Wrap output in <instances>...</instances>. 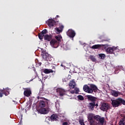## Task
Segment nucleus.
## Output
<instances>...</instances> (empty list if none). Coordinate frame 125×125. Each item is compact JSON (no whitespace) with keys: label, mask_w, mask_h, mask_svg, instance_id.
<instances>
[{"label":"nucleus","mask_w":125,"mask_h":125,"mask_svg":"<svg viewBox=\"0 0 125 125\" xmlns=\"http://www.w3.org/2000/svg\"><path fill=\"white\" fill-rule=\"evenodd\" d=\"M83 90H84L85 92H87V93L92 94L93 92H97L98 88L94 84H90V86L86 84L83 86Z\"/></svg>","instance_id":"f257e3e1"},{"label":"nucleus","mask_w":125,"mask_h":125,"mask_svg":"<svg viewBox=\"0 0 125 125\" xmlns=\"http://www.w3.org/2000/svg\"><path fill=\"white\" fill-rule=\"evenodd\" d=\"M86 98L88 101H90L91 103H89L88 107L89 110L93 111L94 110V107H95V102L97 99V98L93 96L92 95H86Z\"/></svg>","instance_id":"f03ea898"},{"label":"nucleus","mask_w":125,"mask_h":125,"mask_svg":"<svg viewBox=\"0 0 125 125\" xmlns=\"http://www.w3.org/2000/svg\"><path fill=\"white\" fill-rule=\"evenodd\" d=\"M101 118V117L99 115L95 116L94 114L91 113L88 116V122H89L90 125H97L94 120H96L98 122Z\"/></svg>","instance_id":"7ed1b4c3"},{"label":"nucleus","mask_w":125,"mask_h":125,"mask_svg":"<svg viewBox=\"0 0 125 125\" xmlns=\"http://www.w3.org/2000/svg\"><path fill=\"white\" fill-rule=\"evenodd\" d=\"M111 101V104L113 107L114 108L121 106L122 104H123V105H125V100L122 98H118L116 100H112Z\"/></svg>","instance_id":"20e7f679"},{"label":"nucleus","mask_w":125,"mask_h":125,"mask_svg":"<svg viewBox=\"0 0 125 125\" xmlns=\"http://www.w3.org/2000/svg\"><path fill=\"white\" fill-rule=\"evenodd\" d=\"M41 56L44 61H50L51 60V56L48 54L46 51L42 50V51Z\"/></svg>","instance_id":"39448f33"},{"label":"nucleus","mask_w":125,"mask_h":125,"mask_svg":"<svg viewBox=\"0 0 125 125\" xmlns=\"http://www.w3.org/2000/svg\"><path fill=\"white\" fill-rule=\"evenodd\" d=\"M37 99L38 100L40 99H43V100H41L40 101V103H39V106L40 107H41V108H44V107H45V104H46V103H47V99H45L43 97H42L41 96H38L37 97Z\"/></svg>","instance_id":"423d86ee"},{"label":"nucleus","mask_w":125,"mask_h":125,"mask_svg":"<svg viewBox=\"0 0 125 125\" xmlns=\"http://www.w3.org/2000/svg\"><path fill=\"white\" fill-rule=\"evenodd\" d=\"M100 109L103 112H107L110 109V105L108 103H103L101 105Z\"/></svg>","instance_id":"0eeeda50"},{"label":"nucleus","mask_w":125,"mask_h":125,"mask_svg":"<svg viewBox=\"0 0 125 125\" xmlns=\"http://www.w3.org/2000/svg\"><path fill=\"white\" fill-rule=\"evenodd\" d=\"M50 44L52 47H54V48H57L58 46H59V44H60V43L57 41V40L55 39H52L50 42Z\"/></svg>","instance_id":"6e6552de"},{"label":"nucleus","mask_w":125,"mask_h":125,"mask_svg":"<svg viewBox=\"0 0 125 125\" xmlns=\"http://www.w3.org/2000/svg\"><path fill=\"white\" fill-rule=\"evenodd\" d=\"M66 90L65 89H63L61 88H58L57 89V93L58 95L59 96H61L62 97V96H64L65 94H66Z\"/></svg>","instance_id":"1a4fd4ad"},{"label":"nucleus","mask_w":125,"mask_h":125,"mask_svg":"<svg viewBox=\"0 0 125 125\" xmlns=\"http://www.w3.org/2000/svg\"><path fill=\"white\" fill-rule=\"evenodd\" d=\"M9 89L8 88H3V89H0V97H2L3 96V94L5 95V96H7L8 94H9Z\"/></svg>","instance_id":"9d476101"},{"label":"nucleus","mask_w":125,"mask_h":125,"mask_svg":"<svg viewBox=\"0 0 125 125\" xmlns=\"http://www.w3.org/2000/svg\"><path fill=\"white\" fill-rule=\"evenodd\" d=\"M66 35L67 36L69 37V38H73L75 37V36H76V32H75V31H74V30L72 29H69L66 32Z\"/></svg>","instance_id":"9b49d317"},{"label":"nucleus","mask_w":125,"mask_h":125,"mask_svg":"<svg viewBox=\"0 0 125 125\" xmlns=\"http://www.w3.org/2000/svg\"><path fill=\"white\" fill-rule=\"evenodd\" d=\"M117 49H118L117 47H108L106 49V52L110 54H115V51H117Z\"/></svg>","instance_id":"f8f14e48"},{"label":"nucleus","mask_w":125,"mask_h":125,"mask_svg":"<svg viewBox=\"0 0 125 125\" xmlns=\"http://www.w3.org/2000/svg\"><path fill=\"white\" fill-rule=\"evenodd\" d=\"M47 24L50 28H52V27L56 25V21L52 19H49L47 21Z\"/></svg>","instance_id":"ddd939ff"},{"label":"nucleus","mask_w":125,"mask_h":125,"mask_svg":"<svg viewBox=\"0 0 125 125\" xmlns=\"http://www.w3.org/2000/svg\"><path fill=\"white\" fill-rule=\"evenodd\" d=\"M52 69H54V70H52L51 69H47V68H45L43 70V73L45 74H50V73H54V74H55L56 70H55V67L53 66Z\"/></svg>","instance_id":"4468645a"},{"label":"nucleus","mask_w":125,"mask_h":125,"mask_svg":"<svg viewBox=\"0 0 125 125\" xmlns=\"http://www.w3.org/2000/svg\"><path fill=\"white\" fill-rule=\"evenodd\" d=\"M46 34H47V30H43L39 34V39H40V40H42V39H43V37H44V36H45Z\"/></svg>","instance_id":"2eb2a0df"},{"label":"nucleus","mask_w":125,"mask_h":125,"mask_svg":"<svg viewBox=\"0 0 125 125\" xmlns=\"http://www.w3.org/2000/svg\"><path fill=\"white\" fill-rule=\"evenodd\" d=\"M24 91L23 92V94L26 97H29L32 94V92L31 91V89L29 88H24Z\"/></svg>","instance_id":"dca6fc26"},{"label":"nucleus","mask_w":125,"mask_h":125,"mask_svg":"<svg viewBox=\"0 0 125 125\" xmlns=\"http://www.w3.org/2000/svg\"><path fill=\"white\" fill-rule=\"evenodd\" d=\"M44 40L47 42H51L52 41V35L46 34L44 36Z\"/></svg>","instance_id":"f3484780"},{"label":"nucleus","mask_w":125,"mask_h":125,"mask_svg":"<svg viewBox=\"0 0 125 125\" xmlns=\"http://www.w3.org/2000/svg\"><path fill=\"white\" fill-rule=\"evenodd\" d=\"M58 119H59L58 116H57V114H54L52 115L50 117L51 122H53L54 121H57Z\"/></svg>","instance_id":"a211bd4d"},{"label":"nucleus","mask_w":125,"mask_h":125,"mask_svg":"<svg viewBox=\"0 0 125 125\" xmlns=\"http://www.w3.org/2000/svg\"><path fill=\"white\" fill-rule=\"evenodd\" d=\"M69 86H71L72 88H75L76 87V82H75L74 80H72L70 81L69 83Z\"/></svg>","instance_id":"6ab92c4d"},{"label":"nucleus","mask_w":125,"mask_h":125,"mask_svg":"<svg viewBox=\"0 0 125 125\" xmlns=\"http://www.w3.org/2000/svg\"><path fill=\"white\" fill-rule=\"evenodd\" d=\"M39 111L41 113V114H47V113H48V111L45 108H41V109H39Z\"/></svg>","instance_id":"aec40b11"},{"label":"nucleus","mask_w":125,"mask_h":125,"mask_svg":"<svg viewBox=\"0 0 125 125\" xmlns=\"http://www.w3.org/2000/svg\"><path fill=\"white\" fill-rule=\"evenodd\" d=\"M39 95L40 96H42L43 95H45V93L44 92V90H43V87H42L40 89V92L39 93Z\"/></svg>","instance_id":"412c9836"},{"label":"nucleus","mask_w":125,"mask_h":125,"mask_svg":"<svg viewBox=\"0 0 125 125\" xmlns=\"http://www.w3.org/2000/svg\"><path fill=\"white\" fill-rule=\"evenodd\" d=\"M101 48V45L100 44H96L92 46L91 48L93 49H98L99 48Z\"/></svg>","instance_id":"4be33fe9"},{"label":"nucleus","mask_w":125,"mask_h":125,"mask_svg":"<svg viewBox=\"0 0 125 125\" xmlns=\"http://www.w3.org/2000/svg\"><path fill=\"white\" fill-rule=\"evenodd\" d=\"M89 59H90L92 62H96V58H95V56L90 55L89 56Z\"/></svg>","instance_id":"5701e85b"},{"label":"nucleus","mask_w":125,"mask_h":125,"mask_svg":"<svg viewBox=\"0 0 125 125\" xmlns=\"http://www.w3.org/2000/svg\"><path fill=\"white\" fill-rule=\"evenodd\" d=\"M56 40H57V42H61V39H62V36L61 35H58L55 37Z\"/></svg>","instance_id":"b1692460"},{"label":"nucleus","mask_w":125,"mask_h":125,"mask_svg":"<svg viewBox=\"0 0 125 125\" xmlns=\"http://www.w3.org/2000/svg\"><path fill=\"white\" fill-rule=\"evenodd\" d=\"M111 94L113 96H114L115 97H117L119 95V93H118V92L115 90L112 91Z\"/></svg>","instance_id":"393cba45"},{"label":"nucleus","mask_w":125,"mask_h":125,"mask_svg":"<svg viewBox=\"0 0 125 125\" xmlns=\"http://www.w3.org/2000/svg\"><path fill=\"white\" fill-rule=\"evenodd\" d=\"M104 121H105V119H104V117H102V118L101 117V118L99 119L98 122H99L101 125H104Z\"/></svg>","instance_id":"a878e982"},{"label":"nucleus","mask_w":125,"mask_h":125,"mask_svg":"<svg viewBox=\"0 0 125 125\" xmlns=\"http://www.w3.org/2000/svg\"><path fill=\"white\" fill-rule=\"evenodd\" d=\"M119 125H125V115L124 116V118L122 121H120Z\"/></svg>","instance_id":"bb28decb"},{"label":"nucleus","mask_w":125,"mask_h":125,"mask_svg":"<svg viewBox=\"0 0 125 125\" xmlns=\"http://www.w3.org/2000/svg\"><path fill=\"white\" fill-rule=\"evenodd\" d=\"M99 58H100V59H105V58H106V56L105 55V54H99Z\"/></svg>","instance_id":"cd10ccee"},{"label":"nucleus","mask_w":125,"mask_h":125,"mask_svg":"<svg viewBox=\"0 0 125 125\" xmlns=\"http://www.w3.org/2000/svg\"><path fill=\"white\" fill-rule=\"evenodd\" d=\"M55 30L57 31V34H60V33H62V29H60L59 28H56Z\"/></svg>","instance_id":"c85d7f7f"},{"label":"nucleus","mask_w":125,"mask_h":125,"mask_svg":"<svg viewBox=\"0 0 125 125\" xmlns=\"http://www.w3.org/2000/svg\"><path fill=\"white\" fill-rule=\"evenodd\" d=\"M78 99L79 100L83 101V99H84V98H83V96L81 95H78Z\"/></svg>","instance_id":"c756f323"},{"label":"nucleus","mask_w":125,"mask_h":125,"mask_svg":"<svg viewBox=\"0 0 125 125\" xmlns=\"http://www.w3.org/2000/svg\"><path fill=\"white\" fill-rule=\"evenodd\" d=\"M74 91H75V93L77 94V93H79V92H80V89H79L77 87H76L75 89H74Z\"/></svg>","instance_id":"7c9ffc66"},{"label":"nucleus","mask_w":125,"mask_h":125,"mask_svg":"<svg viewBox=\"0 0 125 125\" xmlns=\"http://www.w3.org/2000/svg\"><path fill=\"white\" fill-rule=\"evenodd\" d=\"M79 123L81 125H84V123H83V120H79Z\"/></svg>","instance_id":"2f4dec72"},{"label":"nucleus","mask_w":125,"mask_h":125,"mask_svg":"<svg viewBox=\"0 0 125 125\" xmlns=\"http://www.w3.org/2000/svg\"><path fill=\"white\" fill-rule=\"evenodd\" d=\"M59 28L60 30H62V31H63V29H64V26L60 25Z\"/></svg>","instance_id":"473e14b6"},{"label":"nucleus","mask_w":125,"mask_h":125,"mask_svg":"<svg viewBox=\"0 0 125 125\" xmlns=\"http://www.w3.org/2000/svg\"><path fill=\"white\" fill-rule=\"evenodd\" d=\"M104 42H110V39H105Z\"/></svg>","instance_id":"72a5a7b5"},{"label":"nucleus","mask_w":125,"mask_h":125,"mask_svg":"<svg viewBox=\"0 0 125 125\" xmlns=\"http://www.w3.org/2000/svg\"><path fill=\"white\" fill-rule=\"evenodd\" d=\"M62 125H68V122H63Z\"/></svg>","instance_id":"f704fd0d"},{"label":"nucleus","mask_w":125,"mask_h":125,"mask_svg":"<svg viewBox=\"0 0 125 125\" xmlns=\"http://www.w3.org/2000/svg\"><path fill=\"white\" fill-rule=\"evenodd\" d=\"M70 93H71L72 94H74V93H75V91H74V90H71V91H70Z\"/></svg>","instance_id":"c9c22d12"},{"label":"nucleus","mask_w":125,"mask_h":125,"mask_svg":"<svg viewBox=\"0 0 125 125\" xmlns=\"http://www.w3.org/2000/svg\"><path fill=\"white\" fill-rule=\"evenodd\" d=\"M98 107V104H96L95 102V106Z\"/></svg>","instance_id":"e433bc0d"},{"label":"nucleus","mask_w":125,"mask_h":125,"mask_svg":"<svg viewBox=\"0 0 125 125\" xmlns=\"http://www.w3.org/2000/svg\"><path fill=\"white\" fill-rule=\"evenodd\" d=\"M56 17H57V18H59V15H57V16H56Z\"/></svg>","instance_id":"4c0bfd02"}]
</instances>
